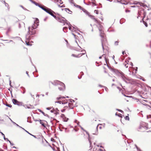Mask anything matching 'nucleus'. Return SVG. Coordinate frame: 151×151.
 Returning a JSON list of instances; mask_svg holds the SVG:
<instances>
[{
	"mask_svg": "<svg viewBox=\"0 0 151 151\" xmlns=\"http://www.w3.org/2000/svg\"><path fill=\"white\" fill-rule=\"evenodd\" d=\"M78 45V48H77V49H78V50L77 51L78 52V51H80L81 52L84 51V52H83L80 53H78V52H76V54H77V53H78V54L77 56L76 55V57H79L80 56H81L82 55L85 54L86 53V51H85V50H83Z\"/></svg>",
	"mask_w": 151,
	"mask_h": 151,
	"instance_id": "5",
	"label": "nucleus"
},
{
	"mask_svg": "<svg viewBox=\"0 0 151 151\" xmlns=\"http://www.w3.org/2000/svg\"><path fill=\"white\" fill-rule=\"evenodd\" d=\"M99 87H104L103 86H101V85H99Z\"/></svg>",
	"mask_w": 151,
	"mask_h": 151,
	"instance_id": "59",
	"label": "nucleus"
},
{
	"mask_svg": "<svg viewBox=\"0 0 151 151\" xmlns=\"http://www.w3.org/2000/svg\"><path fill=\"white\" fill-rule=\"evenodd\" d=\"M61 82L58 81H54L53 82L49 81L48 82L49 85L50 86L51 84H52L54 86H56L57 85H59L61 83Z\"/></svg>",
	"mask_w": 151,
	"mask_h": 151,
	"instance_id": "6",
	"label": "nucleus"
},
{
	"mask_svg": "<svg viewBox=\"0 0 151 151\" xmlns=\"http://www.w3.org/2000/svg\"><path fill=\"white\" fill-rule=\"evenodd\" d=\"M65 24H66L69 26V29L72 32V34L74 36L75 38H76V35L73 32L76 31V28L75 27L72 26L70 24V23L69 22H68V21L66 20V21H65Z\"/></svg>",
	"mask_w": 151,
	"mask_h": 151,
	"instance_id": "2",
	"label": "nucleus"
},
{
	"mask_svg": "<svg viewBox=\"0 0 151 151\" xmlns=\"http://www.w3.org/2000/svg\"><path fill=\"white\" fill-rule=\"evenodd\" d=\"M31 2L35 4L36 6H38L42 10H43L44 7H45V6L44 5L41 6L38 3L35 2V1H33V0Z\"/></svg>",
	"mask_w": 151,
	"mask_h": 151,
	"instance_id": "10",
	"label": "nucleus"
},
{
	"mask_svg": "<svg viewBox=\"0 0 151 151\" xmlns=\"http://www.w3.org/2000/svg\"><path fill=\"white\" fill-rule=\"evenodd\" d=\"M118 42L116 41L115 42L114 44H115V45H118Z\"/></svg>",
	"mask_w": 151,
	"mask_h": 151,
	"instance_id": "43",
	"label": "nucleus"
},
{
	"mask_svg": "<svg viewBox=\"0 0 151 151\" xmlns=\"http://www.w3.org/2000/svg\"><path fill=\"white\" fill-rule=\"evenodd\" d=\"M25 131L30 135H32V134L29 133L28 131H27V130H25Z\"/></svg>",
	"mask_w": 151,
	"mask_h": 151,
	"instance_id": "45",
	"label": "nucleus"
},
{
	"mask_svg": "<svg viewBox=\"0 0 151 151\" xmlns=\"http://www.w3.org/2000/svg\"><path fill=\"white\" fill-rule=\"evenodd\" d=\"M76 7H77L78 8H79L83 10V12H84L85 13H88V12L86 10H85V9L82 8L80 6L77 5H76Z\"/></svg>",
	"mask_w": 151,
	"mask_h": 151,
	"instance_id": "14",
	"label": "nucleus"
},
{
	"mask_svg": "<svg viewBox=\"0 0 151 151\" xmlns=\"http://www.w3.org/2000/svg\"><path fill=\"white\" fill-rule=\"evenodd\" d=\"M56 1H57L59 2V3L60 4H63V2L61 0H56Z\"/></svg>",
	"mask_w": 151,
	"mask_h": 151,
	"instance_id": "30",
	"label": "nucleus"
},
{
	"mask_svg": "<svg viewBox=\"0 0 151 151\" xmlns=\"http://www.w3.org/2000/svg\"><path fill=\"white\" fill-rule=\"evenodd\" d=\"M31 135L34 138H37L36 137L35 135H33L32 134V135Z\"/></svg>",
	"mask_w": 151,
	"mask_h": 151,
	"instance_id": "58",
	"label": "nucleus"
},
{
	"mask_svg": "<svg viewBox=\"0 0 151 151\" xmlns=\"http://www.w3.org/2000/svg\"><path fill=\"white\" fill-rule=\"evenodd\" d=\"M69 107L71 109H73V104L71 103H69L68 104Z\"/></svg>",
	"mask_w": 151,
	"mask_h": 151,
	"instance_id": "24",
	"label": "nucleus"
},
{
	"mask_svg": "<svg viewBox=\"0 0 151 151\" xmlns=\"http://www.w3.org/2000/svg\"><path fill=\"white\" fill-rule=\"evenodd\" d=\"M60 86L58 87V89L60 91H64L65 89V84L62 82H61L59 84Z\"/></svg>",
	"mask_w": 151,
	"mask_h": 151,
	"instance_id": "9",
	"label": "nucleus"
},
{
	"mask_svg": "<svg viewBox=\"0 0 151 151\" xmlns=\"http://www.w3.org/2000/svg\"><path fill=\"white\" fill-rule=\"evenodd\" d=\"M1 1L4 3L5 6L7 7L8 10L9 11L10 10V7L8 4L5 2V0H1Z\"/></svg>",
	"mask_w": 151,
	"mask_h": 151,
	"instance_id": "12",
	"label": "nucleus"
},
{
	"mask_svg": "<svg viewBox=\"0 0 151 151\" xmlns=\"http://www.w3.org/2000/svg\"><path fill=\"white\" fill-rule=\"evenodd\" d=\"M70 102H71L70 103H71L72 104V103L73 102H75V101L72 99H70Z\"/></svg>",
	"mask_w": 151,
	"mask_h": 151,
	"instance_id": "38",
	"label": "nucleus"
},
{
	"mask_svg": "<svg viewBox=\"0 0 151 151\" xmlns=\"http://www.w3.org/2000/svg\"><path fill=\"white\" fill-rule=\"evenodd\" d=\"M98 126L96 127V132L95 133H93V134H95V135H97L98 134V132H97V128H98Z\"/></svg>",
	"mask_w": 151,
	"mask_h": 151,
	"instance_id": "29",
	"label": "nucleus"
},
{
	"mask_svg": "<svg viewBox=\"0 0 151 151\" xmlns=\"http://www.w3.org/2000/svg\"><path fill=\"white\" fill-rule=\"evenodd\" d=\"M21 88H22L23 89V94L24 93H25V88H24L23 87H21Z\"/></svg>",
	"mask_w": 151,
	"mask_h": 151,
	"instance_id": "36",
	"label": "nucleus"
},
{
	"mask_svg": "<svg viewBox=\"0 0 151 151\" xmlns=\"http://www.w3.org/2000/svg\"><path fill=\"white\" fill-rule=\"evenodd\" d=\"M99 30L100 31V34H102V30L101 29H99Z\"/></svg>",
	"mask_w": 151,
	"mask_h": 151,
	"instance_id": "47",
	"label": "nucleus"
},
{
	"mask_svg": "<svg viewBox=\"0 0 151 151\" xmlns=\"http://www.w3.org/2000/svg\"><path fill=\"white\" fill-rule=\"evenodd\" d=\"M35 121H39V120H35Z\"/></svg>",
	"mask_w": 151,
	"mask_h": 151,
	"instance_id": "63",
	"label": "nucleus"
},
{
	"mask_svg": "<svg viewBox=\"0 0 151 151\" xmlns=\"http://www.w3.org/2000/svg\"><path fill=\"white\" fill-rule=\"evenodd\" d=\"M21 25H24V23L22 22L20 23H19V28H21Z\"/></svg>",
	"mask_w": 151,
	"mask_h": 151,
	"instance_id": "23",
	"label": "nucleus"
},
{
	"mask_svg": "<svg viewBox=\"0 0 151 151\" xmlns=\"http://www.w3.org/2000/svg\"><path fill=\"white\" fill-rule=\"evenodd\" d=\"M70 2L71 4H73L74 6H76V5L74 3L73 0H70Z\"/></svg>",
	"mask_w": 151,
	"mask_h": 151,
	"instance_id": "28",
	"label": "nucleus"
},
{
	"mask_svg": "<svg viewBox=\"0 0 151 151\" xmlns=\"http://www.w3.org/2000/svg\"><path fill=\"white\" fill-rule=\"evenodd\" d=\"M46 109L47 110H50L51 109V107H47Z\"/></svg>",
	"mask_w": 151,
	"mask_h": 151,
	"instance_id": "49",
	"label": "nucleus"
},
{
	"mask_svg": "<svg viewBox=\"0 0 151 151\" xmlns=\"http://www.w3.org/2000/svg\"><path fill=\"white\" fill-rule=\"evenodd\" d=\"M68 119V118H63V121L64 122H67Z\"/></svg>",
	"mask_w": 151,
	"mask_h": 151,
	"instance_id": "31",
	"label": "nucleus"
},
{
	"mask_svg": "<svg viewBox=\"0 0 151 151\" xmlns=\"http://www.w3.org/2000/svg\"><path fill=\"white\" fill-rule=\"evenodd\" d=\"M39 20L37 18H36L35 21L34 22L33 24L31 26L28 27V31L27 34L26 35V43L27 45H30L29 42H28L31 39L30 36L29 35H34L36 33V29L39 25Z\"/></svg>",
	"mask_w": 151,
	"mask_h": 151,
	"instance_id": "1",
	"label": "nucleus"
},
{
	"mask_svg": "<svg viewBox=\"0 0 151 151\" xmlns=\"http://www.w3.org/2000/svg\"><path fill=\"white\" fill-rule=\"evenodd\" d=\"M65 42H66L67 43V47L68 48H69L70 49H71L75 50V49L74 48H73L72 47H71V46H70L69 44H68V40H65Z\"/></svg>",
	"mask_w": 151,
	"mask_h": 151,
	"instance_id": "15",
	"label": "nucleus"
},
{
	"mask_svg": "<svg viewBox=\"0 0 151 151\" xmlns=\"http://www.w3.org/2000/svg\"><path fill=\"white\" fill-rule=\"evenodd\" d=\"M54 110H53V109H52V110H51L50 111L51 112V113H53L54 112Z\"/></svg>",
	"mask_w": 151,
	"mask_h": 151,
	"instance_id": "56",
	"label": "nucleus"
},
{
	"mask_svg": "<svg viewBox=\"0 0 151 151\" xmlns=\"http://www.w3.org/2000/svg\"><path fill=\"white\" fill-rule=\"evenodd\" d=\"M20 6L21 7H22V8H23L24 10H27V9L26 8H24L21 5Z\"/></svg>",
	"mask_w": 151,
	"mask_h": 151,
	"instance_id": "41",
	"label": "nucleus"
},
{
	"mask_svg": "<svg viewBox=\"0 0 151 151\" xmlns=\"http://www.w3.org/2000/svg\"><path fill=\"white\" fill-rule=\"evenodd\" d=\"M43 10H44L46 12L52 16H53L54 14H57V15H59L58 14H56L55 12L52 10L51 9L48 8L45 6Z\"/></svg>",
	"mask_w": 151,
	"mask_h": 151,
	"instance_id": "4",
	"label": "nucleus"
},
{
	"mask_svg": "<svg viewBox=\"0 0 151 151\" xmlns=\"http://www.w3.org/2000/svg\"><path fill=\"white\" fill-rule=\"evenodd\" d=\"M65 97H57L56 98V99L57 100H60L61 99H64L65 98Z\"/></svg>",
	"mask_w": 151,
	"mask_h": 151,
	"instance_id": "27",
	"label": "nucleus"
},
{
	"mask_svg": "<svg viewBox=\"0 0 151 151\" xmlns=\"http://www.w3.org/2000/svg\"><path fill=\"white\" fill-rule=\"evenodd\" d=\"M53 17H54L56 20H57V19H58L59 17H57L54 14L52 16Z\"/></svg>",
	"mask_w": 151,
	"mask_h": 151,
	"instance_id": "33",
	"label": "nucleus"
},
{
	"mask_svg": "<svg viewBox=\"0 0 151 151\" xmlns=\"http://www.w3.org/2000/svg\"><path fill=\"white\" fill-rule=\"evenodd\" d=\"M12 102L14 104L17 105L18 106H22V102H20L18 101L15 99H12Z\"/></svg>",
	"mask_w": 151,
	"mask_h": 151,
	"instance_id": "7",
	"label": "nucleus"
},
{
	"mask_svg": "<svg viewBox=\"0 0 151 151\" xmlns=\"http://www.w3.org/2000/svg\"><path fill=\"white\" fill-rule=\"evenodd\" d=\"M87 15H88L89 17H90L93 20H94L96 22H97V20H96V19L93 16H91V15H90L89 14V13L88 12V13H86Z\"/></svg>",
	"mask_w": 151,
	"mask_h": 151,
	"instance_id": "17",
	"label": "nucleus"
},
{
	"mask_svg": "<svg viewBox=\"0 0 151 151\" xmlns=\"http://www.w3.org/2000/svg\"><path fill=\"white\" fill-rule=\"evenodd\" d=\"M30 95H31V96L33 97L34 95H33L31 93H30Z\"/></svg>",
	"mask_w": 151,
	"mask_h": 151,
	"instance_id": "62",
	"label": "nucleus"
},
{
	"mask_svg": "<svg viewBox=\"0 0 151 151\" xmlns=\"http://www.w3.org/2000/svg\"><path fill=\"white\" fill-rule=\"evenodd\" d=\"M12 42V43H14V44H15V42H14L12 40H9L8 42V43H10V42Z\"/></svg>",
	"mask_w": 151,
	"mask_h": 151,
	"instance_id": "42",
	"label": "nucleus"
},
{
	"mask_svg": "<svg viewBox=\"0 0 151 151\" xmlns=\"http://www.w3.org/2000/svg\"><path fill=\"white\" fill-rule=\"evenodd\" d=\"M8 141L10 143V144L11 145H14V144L12 143L9 140V141Z\"/></svg>",
	"mask_w": 151,
	"mask_h": 151,
	"instance_id": "46",
	"label": "nucleus"
},
{
	"mask_svg": "<svg viewBox=\"0 0 151 151\" xmlns=\"http://www.w3.org/2000/svg\"><path fill=\"white\" fill-rule=\"evenodd\" d=\"M26 73L27 74V75L29 77V75L28 74V72H27V71H26Z\"/></svg>",
	"mask_w": 151,
	"mask_h": 151,
	"instance_id": "52",
	"label": "nucleus"
},
{
	"mask_svg": "<svg viewBox=\"0 0 151 151\" xmlns=\"http://www.w3.org/2000/svg\"><path fill=\"white\" fill-rule=\"evenodd\" d=\"M48 17H46L44 19V21H45L47 19Z\"/></svg>",
	"mask_w": 151,
	"mask_h": 151,
	"instance_id": "55",
	"label": "nucleus"
},
{
	"mask_svg": "<svg viewBox=\"0 0 151 151\" xmlns=\"http://www.w3.org/2000/svg\"><path fill=\"white\" fill-rule=\"evenodd\" d=\"M43 115L44 116H47V117H49V115L48 114H45H45H43Z\"/></svg>",
	"mask_w": 151,
	"mask_h": 151,
	"instance_id": "44",
	"label": "nucleus"
},
{
	"mask_svg": "<svg viewBox=\"0 0 151 151\" xmlns=\"http://www.w3.org/2000/svg\"><path fill=\"white\" fill-rule=\"evenodd\" d=\"M69 131L72 133H74L76 131V126L73 127L71 125H70L69 126Z\"/></svg>",
	"mask_w": 151,
	"mask_h": 151,
	"instance_id": "8",
	"label": "nucleus"
},
{
	"mask_svg": "<svg viewBox=\"0 0 151 151\" xmlns=\"http://www.w3.org/2000/svg\"><path fill=\"white\" fill-rule=\"evenodd\" d=\"M4 104L6 106L10 108L12 107V106L10 104H9L8 103H6V104Z\"/></svg>",
	"mask_w": 151,
	"mask_h": 151,
	"instance_id": "26",
	"label": "nucleus"
},
{
	"mask_svg": "<svg viewBox=\"0 0 151 151\" xmlns=\"http://www.w3.org/2000/svg\"><path fill=\"white\" fill-rule=\"evenodd\" d=\"M1 135L3 136V137H4V140H6L7 141H9V140L7 138H6L5 137V135L4 134L2 133V132H1Z\"/></svg>",
	"mask_w": 151,
	"mask_h": 151,
	"instance_id": "20",
	"label": "nucleus"
},
{
	"mask_svg": "<svg viewBox=\"0 0 151 151\" xmlns=\"http://www.w3.org/2000/svg\"><path fill=\"white\" fill-rule=\"evenodd\" d=\"M42 120L40 119L39 122H40V123L42 125V126L44 127H45L46 126L45 125L44 123L42 122Z\"/></svg>",
	"mask_w": 151,
	"mask_h": 151,
	"instance_id": "21",
	"label": "nucleus"
},
{
	"mask_svg": "<svg viewBox=\"0 0 151 151\" xmlns=\"http://www.w3.org/2000/svg\"><path fill=\"white\" fill-rule=\"evenodd\" d=\"M104 87L105 88V90L106 91H107V90H108V88L107 87Z\"/></svg>",
	"mask_w": 151,
	"mask_h": 151,
	"instance_id": "53",
	"label": "nucleus"
},
{
	"mask_svg": "<svg viewBox=\"0 0 151 151\" xmlns=\"http://www.w3.org/2000/svg\"><path fill=\"white\" fill-rule=\"evenodd\" d=\"M62 10H65L68 13H69V12H72V11H71L70 9L68 8H65V9H62Z\"/></svg>",
	"mask_w": 151,
	"mask_h": 151,
	"instance_id": "19",
	"label": "nucleus"
},
{
	"mask_svg": "<svg viewBox=\"0 0 151 151\" xmlns=\"http://www.w3.org/2000/svg\"><path fill=\"white\" fill-rule=\"evenodd\" d=\"M84 131H85L86 132V133L88 135V140H89V144H90V150H91V149L92 148V147H91V140L89 139L90 137H89V134L88 133V132H87L85 130H84Z\"/></svg>",
	"mask_w": 151,
	"mask_h": 151,
	"instance_id": "13",
	"label": "nucleus"
},
{
	"mask_svg": "<svg viewBox=\"0 0 151 151\" xmlns=\"http://www.w3.org/2000/svg\"><path fill=\"white\" fill-rule=\"evenodd\" d=\"M43 10H44L46 12L52 16H53L54 14H57V15H59L58 14H56L55 12L52 10L51 9L48 8L45 6Z\"/></svg>",
	"mask_w": 151,
	"mask_h": 151,
	"instance_id": "3",
	"label": "nucleus"
},
{
	"mask_svg": "<svg viewBox=\"0 0 151 151\" xmlns=\"http://www.w3.org/2000/svg\"><path fill=\"white\" fill-rule=\"evenodd\" d=\"M24 106L25 108H27V109H30L31 108L29 106H28L27 105H25Z\"/></svg>",
	"mask_w": 151,
	"mask_h": 151,
	"instance_id": "35",
	"label": "nucleus"
},
{
	"mask_svg": "<svg viewBox=\"0 0 151 151\" xmlns=\"http://www.w3.org/2000/svg\"><path fill=\"white\" fill-rule=\"evenodd\" d=\"M67 29H68V28L66 27H65L63 28V31L64 32H67Z\"/></svg>",
	"mask_w": 151,
	"mask_h": 151,
	"instance_id": "25",
	"label": "nucleus"
},
{
	"mask_svg": "<svg viewBox=\"0 0 151 151\" xmlns=\"http://www.w3.org/2000/svg\"><path fill=\"white\" fill-rule=\"evenodd\" d=\"M76 36L77 37H80L81 39H82L83 38V36L81 35L80 34L77 32H76Z\"/></svg>",
	"mask_w": 151,
	"mask_h": 151,
	"instance_id": "18",
	"label": "nucleus"
},
{
	"mask_svg": "<svg viewBox=\"0 0 151 151\" xmlns=\"http://www.w3.org/2000/svg\"><path fill=\"white\" fill-rule=\"evenodd\" d=\"M65 111V109H63L62 110H61V111L62 112H64Z\"/></svg>",
	"mask_w": 151,
	"mask_h": 151,
	"instance_id": "50",
	"label": "nucleus"
},
{
	"mask_svg": "<svg viewBox=\"0 0 151 151\" xmlns=\"http://www.w3.org/2000/svg\"><path fill=\"white\" fill-rule=\"evenodd\" d=\"M55 103H59L60 104H61V103L62 104H65L66 103H67L64 102H62L60 101H58L55 102Z\"/></svg>",
	"mask_w": 151,
	"mask_h": 151,
	"instance_id": "22",
	"label": "nucleus"
},
{
	"mask_svg": "<svg viewBox=\"0 0 151 151\" xmlns=\"http://www.w3.org/2000/svg\"><path fill=\"white\" fill-rule=\"evenodd\" d=\"M62 18L63 19L59 17L58 19H57V21L60 23H63V25H65V21H66V20L63 17Z\"/></svg>",
	"mask_w": 151,
	"mask_h": 151,
	"instance_id": "11",
	"label": "nucleus"
},
{
	"mask_svg": "<svg viewBox=\"0 0 151 151\" xmlns=\"http://www.w3.org/2000/svg\"><path fill=\"white\" fill-rule=\"evenodd\" d=\"M124 53H125L124 52V51H123L122 52V54L123 55H124Z\"/></svg>",
	"mask_w": 151,
	"mask_h": 151,
	"instance_id": "61",
	"label": "nucleus"
},
{
	"mask_svg": "<svg viewBox=\"0 0 151 151\" xmlns=\"http://www.w3.org/2000/svg\"><path fill=\"white\" fill-rule=\"evenodd\" d=\"M38 110L40 112L42 113V114L43 115L45 114V113L42 111L40 109H38Z\"/></svg>",
	"mask_w": 151,
	"mask_h": 151,
	"instance_id": "39",
	"label": "nucleus"
},
{
	"mask_svg": "<svg viewBox=\"0 0 151 151\" xmlns=\"http://www.w3.org/2000/svg\"><path fill=\"white\" fill-rule=\"evenodd\" d=\"M16 124L17 126L18 127H19L20 128H22V127L20 126L18 124H17L16 123V124Z\"/></svg>",
	"mask_w": 151,
	"mask_h": 151,
	"instance_id": "54",
	"label": "nucleus"
},
{
	"mask_svg": "<svg viewBox=\"0 0 151 151\" xmlns=\"http://www.w3.org/2000/svg\"><path fill=\"white\" fill-rule=\"evenodd\" d=\"M116 110L118 111H119V112H123V111L122 110H121L120 109H116Z\"/></svg>",
	"mask_w": 151,
	"mask_h": 151,
	"instance_id": "40",
	"label": "nucleus"
},
{
	"mask_svg": "<svg viewBox=\"0 0 151 151\" xmlns=\"http://www.w3.org/2000/svg\"><path fill=\"white\" fill-rule=\"evenodd\" d=\"M11 27H8L6 33V35L7 36H9V35L8 34V33L9 32H10L11 31Z\"/></svg>",
	"mask_w": 151,
	"mask_h": 151,
	"instance_id": "16",
	"label": "nucleus"
},
{
	"mask_svg": "<svg viewBox=\"0 0 151 151\" xmlns=\"http://www.w3.org/2000/svg\"><path fill=\"white\" fill-rule=\"evenodd\" d=\"M71 56L74 57H76V55L74 54H72L71 55Z\"/></svg>",
	"mask_w": 151,
	"mask_h": 151,
	"instance_id": "57",
	"label": "nucleus"
},
{
	"mask_svg": "<svg viewBox=\"0 0 151 151\" xmlns=\"http://www.w3.org/2000/svg\"><path fill=\"white\" fill-rule=\"evenodd\" d=\"M125 119L126 120H129V116H126L125 117Z\"/></svg>",
	"mask_w": 151,
	"mask_h": 151,
	"instance_id": "34",
	"label": "nucleus"
},
{
	"mask_svg": "<svg viewBox=\"0 0 151 151\" xmlns=\"http://www.w3.org/2000/svg\"><path fill=\"white\" fill-rule=\"evenodd\" d=\"M94 12L96 14H98V12L96 10H95Z\"/></svg>",
	"mask_w": 151,
	"mask_h": 151,
	"instance_id": "48",
	"label": "nucleus"
},
{
	"mask_svg": "<svg viewBox=\"0 0 151 151\" xmlns=\"http://www.w3.org/2000/svg\"><path fill=\"white\" fill-rule=\"evenodd\" d=\"M0 151H4V150L2 149H0Z\"/></svg>",
	"mask_w": 151,
	"mask_h": 151,
	"instance_id": "64",
	"label": "nucleus"
},
{
	"mask_svg": "<svg viewBox=\"0 0 151 151\" xmlns=\"http://www.w3.org/2000/svg\"><path fill=\"white\" fill-rule=\"evenodd\" d=\"M143 23L146 27H147L148 26V25L146 22L143 21Z\"/></svg>",
	"mask_w": 151,
	"mask_h": 151,
	"instance_id": "37",
	"label": "nucleus"
},
{
	"mask_svg": "<svg viewBox=\"0 0 151 151\" xmlns=\"http://www.w3.org/2000/svg\"><path fill=\"white\" fill-rule=\"evenodd\" d=\"M10 119L11 120V121L12 122V123H13L14 124H16V123L13 121L11 119Z\"/></svg>",
	"mask_w": 151,
	"mask_h": 151,
	"instance_id": "51",
	"label": "nucleus"
},
{
	"mask_svg": "<svg viewBox=\"0 0 151 151\" xmlns=\"http://www.w3.org/2000/svg\"><path fill=\"white\" fill-rule=\"evenodd\" d=\"M9 84H10V85L11 86V81H9Z\"/></svg>",
	"mask_w": 151,
	"mask_h": 151,
	"instance_id": "60",
	"label": "nucleus"
},
{
	"mask_svg": "<svg viewBox=\"0 0 151 151\" xmlns=\"http://www.w3.org/2000/svg\"><path fill=\"white\" fill-rule=\"evenodd\" d=\"M58 7H65V6L64 4H63L62 6H60V5L59 4H58Z\"/></svg>",
	"mask_w": 151,
	"mask_h": 151,
	"instance_id": "32",
	"label": "nucleus"
}]
</instances>
